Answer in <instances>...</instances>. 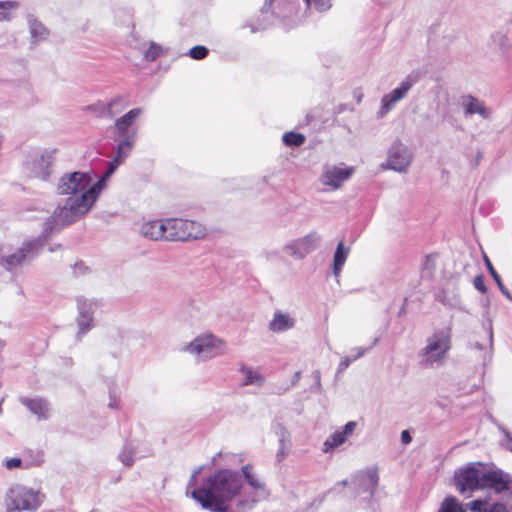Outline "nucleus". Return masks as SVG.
I'll return each instance as SVG.
<instances>
[{"label": "nucleus", "mask_w": 512, "mask_h": 512, "mask_svg": "<svg viewBox=\"0 0 512 512\" xmlns=\"http://www.w3.org/2000/svg\"><path fill=\"white\" fill-rule=\"evenodd\" d=\"M103 175L96 183L90 173L72 172L61 177L57 191L60 195H69L63 206L55 209L44 227L45 236L63 226L70 225L85 215L97 200L105 186Z\"/></svg>", "instance_id": "f257e3e1"}, {"label": "nucleus", "mask_w": 512, "mask_h": 512, "mask_svg": "<svg viewBox=\"0 0 512 512\" xmlns=\"http://www.w3.org/2000/svg\"><path fill=\"white\" fill-rule=\"evenodd\" d=\"M192 497L211 512H247L253 509L252 496L244 494V481L238 471L220 469L209 476Z\"/></svg>", "instance_id": "f03ea898"}, {"label": "nucleus", "mask_w": 512, "mask_h": 512, "mask_svg": "<svg viewBox=\"0 0 512 512\" xmlns=\"http://www.w3.org/2000/svg\"><path fill=\"white\" fill-rule=\"evenodd\" d=\"M458 491L470 497L475 490L492 489L501 493L510 489L511 480L501 470H486L480 463H471L455 472Z\"/></svg>", "instance_id": "7ed1b4c3"}, {"label": "nucleus", "mask_w": 512, "mask_h": 512, "mask_svg": "<svg viewBox=\"0 0 512 512\" xmlns=\"http://www.w3.org/2000/svg\"><path fill=\"white\" fill-rule=\"evenodd\" d=\"M451 349V329L449 327L435 331L427 338L419 353L420 363L424 367L442 365Z\"/></svg>", "instance_id": "20e7f679"}, {"label": "nucleus", "mask_w": 512, "mask_h": 512, "mask_svg": "<svg viewBox=\"0 0 512 512\" xmlns=\"http://www.w3.org/2000/svg\"><path fill=\"white\" fill-rule=\"evenodd\" d=\"M41 503L42 495L39 491L21 484L10 486L4 498L6 512H34Z\"/></svg>", "instance_id": "39448f33"}, {"label": "nucleus", "mask_w": 512, "mask_h": 512, "mask_svg": "<svg viewBox=\"0 0 512 512\" xmlns=\"http://www.w3.org/2000/svg\"><path fill=\"white\" fill-rule=\"evenodd\" d=\"M183 350L195 355L198 360L205 361L224 355L226 353V343L213 334L206 333L197 336L185 345Z\"/></svg>", "instance_id": "423d86ee"}, {"label": "nucleus", "mask_w": 512, "mask_h": 512, "mask_svg": "<svg viewBox=\"0 0 512 512\" xmlns=\"http://www.w3.org/2000/svg\"><path fill=\"white\" fill-rule=\"evenodd\" d=\"M169 241H186L204 238L207 234L206 227L197 221L172 218L166 219Z\"/></svg>", "instance_id": "0eeeda50"}, {"label": "nucleus", "mask_w": 512, "mask_h": 512, "mask_svg": "<svg viewBox=\"0 0 512 512\" xmlns=\"http://www.w3.org/2000/svg\"><path fill=\"white\" fill-rule=\"evenodd\" d=\"M414 155L407 145L396 139L388 149L387 158L381 164L384 170H393L398 173H406L411 166Z\"/></svg>", "instance_id": "6e6552de"}, {"label": "nucleus", "mask_w": 512, "mask_h": 512, "mask_svg": "<svg viewBox=\"0 0 512 512\" xmlns=\"http://www.w3.org/2000/svg\"><path fill=\"white\" fill-rule=\"evenodd\" d=\"M355 172L353 166L325 164L319 177V182L325 187L326 191H336L352 177Z\"/></svg>", "instance_id": "1a4fd4ad"}, {"label": "nucleus", "mask_w": 512, "mask_h": 512, "mask_svg": "<svg viewBox=\"0 0 512 512\" xmlns=\"http://www.w3.org/2000/svg\"><path fill=\"white\" fill-rule=\"evenodd\" d=\"M438 512H508V510L501 503L488 504L482 500H473L462 505L455 498H446L441 503Z\"/></svg>", "instance_id": "9d476101"}, {"label": "nucleus", "mask_w": 512, "mask_h": 512, "mask_svg": "<svg viewBox=\"0 0 512 512\" xmlns=\"http://www.w3.org/2000/svg\"><path fill=\"white\" fill-rule=\"evenodd\" d=\"M56 149H46L31 154L26 161V169L33 177L47 179L51 173V166L55 160Z\"/></svg>", "instance_id": "9b49d317"}, {"label": "nucleus", "mask_w": 512, "mask_h": 512, "mask_svg": "<svg viewBox=\"0 0 512 512\" xmlns=\"http://www.w3.org/2000/svg\"><path fill=\"white\" fill-rule=\"evenodd\" d=\"M321 240V235L312 231L286 244L283 250L296 259H303L320 246Z\"/></svg>", "instance_id": "f8f14e48"}, {"label": "nucleus", "mask_w": 512, "mask_h": 512, "mask_svg": "<svg viewBox=\"0 0 512 512\" xmlns=\"http://www.w3.org/2000/svg\"><path fill=\"white\" fill-rule=\"evenodd\" d=\"M243 481L247 482L248 488L244 486V494L252 496L253 507L261 500L269 496L265 482L253 471L251 465H244L241 468Z\"/></svg>", "instance_id": "ddd939ff"}, {"label": "nucleus", "mask_w": 512, "mask_h": 512, "mask_svg": "<svg viewBox=\"0 0 512 512\" xmlns=\"http://www.w3.org/2000/svg\"><path fill=\"white\" fill-rule=\"evenodd\" d=\"M355 492L358 496L367 494L365 500L373 501L379 485V474L376 468H369L358 473L353 479Z\"/></svg>", "instance_id": "4468645a"}, {"label": "nucleus", "mask_w": 512, "mask_h": 512, "mask_svg": "<svg viewBox=\"0 0 512 512\" xmlns=\"http://www.w3.org/2000/svg\"><path fill=\"white\" fill-rule=\"evenodd\" d=\"M416 82L417 78L409 75L399 84L397 88L384 95L381 99V116L388 113L396 105V103L404 99Z\"/></svg>", "instance_id": "2eb2a0df"}, {"label": "nucleus", "mask_w": 512, "mask_h": 512, "mask_svg": "<svg viewBox=\"0 0 512 512\" xmlns=\"http://www.w3.org/2000/svg\"><path fill=\"white\" fill-rule=\"evenodd\" d=\"M137 132L136 130L126 135L117 145L116 155L114 159L109 163L107 171L104 173L106 179H108L121 165L124 160L130 155L136 142Z\"/></svg>", "instance_id": "dca6fc26"}, {"label": "nucleus", "mask_w": 512, "mask_h": 512, "mask_svg": "<svg viewBox=\"0 0 512 512\" xmlns=\"http://www.w3.org/2000/svg\"><path fill=\"white\" fill-rule=\"evenodd\" d=\"M78 310L79 315L77 318V323L79 327V331L77 336L86 333L89 331L92 327V321H93V313L97 306L96 302H93L91 300H88L86 298H78Z\"/></svg>", "instance_id": "f3484780"}, {"label": "nucleus", "mask_w": 512, "mask_h": 512, "mask_svg": "<svg viewBox=\"0 0 512 512\" xmlns=\"http://www.w3.org/2000/svg\"><path fill=\"white\" fill-rule=\"evenodd\" d=\"M357 423L355 421H349L341 430L335 431L331 434L323 443V451L328 452L343 443L353 434Z\"/></svg>", "instance_id": "a211bd4d"}, {"label": "nucleus", "mask_w": 512, "mask_h": 512, "mask_svg": "<svg viewBox=\"0 0 512 512\" xmlns=\"http://www.w3.org/2000/svg\"><path fill=\"white\" fill-rule=\"evenodd\" d=\"M295 325L296 320L293 315L281 310H276L268 324V328L274 333H282L293 329Z\"/></svg>", "instance_id": "6ab92c4d"}, {"label": "nucleus", "mask_w": 512, "mask_h": 512, "mask_svg": "<svg viewBox=\"0 0 512 512\" xmlns=\"http://www.w3.org/2000/svg\"><path fill=\"white\" fill-rule=\"evenodd\" d=\"M166 220L148 221L141 225L140 233L151 240H166L168 236Z\"/></svg>", "instance_id": "aec40b11"}, {"label": "nucleus", "mask_w": 512, "mask_h": 512, "mask_svg": "<svg viewBox=\"0 0 512 512\" xmlns=\"http://www.w3.org/2000/svg\"><path fill=\"white\" fill-rule=\"evenodd\" d=\"M142 114L141 108H133L129 110L127 113L122 115L121 117H118L115 122L114 126L117 131V133L120 136H126L129 133L130 128L134 124V122L137 120V118Z\"/></svg>", "instance_id": "412c9836"}, {"label": "nucleus", "mask_w": 512, "mask_h": 512, "mask_svg": "<svg viewBox=\"0 0 512 512\" xmlns=\"http://www.w3.org/2000/svg\"><path fill=\"white\" fill-rule=\"evenodd\" d=\"M20 402L29 409L31 413L37 416L39 420H45L49 417V405L42 398L22 397Z\"/></svg>", "instance_id": "4be33fe9"}, {"label": "nucleus", "mask_w": 512, "mask_h": 512, "mask_svg": "<svg viewBox=\"0 0 512 512\" xmlns=\"http://www.w3.org/2000/svg\"><path fill=\"white\" fill-rule=\"evenodd\" d=\"M27 23L33 45H37L48 38L49 30L33 15L29 14L27 16Z\"/></svg>", "instance_id": "5701e85b"}, {"label": "nucleus", "mask_w": 512, "mask_h": 512, "mask_svg": "<svg viewBox=\"0 0 512 512\" xmlns=\"http://www.w3.org/2000/svg\"><path fill=\"white\" fill-rule=\"evenodd\" d=\"M41 245L39 241L26 243L22 248L6 258L7 265L10 269L20 266L26 261L28 254L34 249H38Z\"/></svg>", "instance_id": "b1692460"}, {"label": "nucleus", "mask_w": 512, "mask_h": 512, "mask_svg": "<svg viewBox=\"0 0 512 512\" xmlns=\"http://www.w3.org/2000/svg\"><path fill=\"white\" fill-rule=\"evenodd\" d=\"M463 106L465 116L478 114L483 119H489L491 116V111L484 103L473 96H467L463 101Z\"/></svg>", "instance_id": "393cba45"}, {"label": "nucleus", "mask_w": 512, "mask_h": 512, "mask_svg": "<svg viewBox=\"0 0 512 512\" xmlns=\"http://www.w3.org/2000/svg\"><path fill=\"white\" fill-rule=\"evenodd\" d=\"M128 105V96L117 95L102 107V114L108 118H112L115 114L120 113L126 107H128Z\"/></svg>", "instance_id": "a878e982"}, {"label": "nucleus", "mask_w": 512, "mask_h": 512, "mask_svg": "<svg viewBox=\"0 0 512 512\" xmlns=\"http://www.w3.org/2000/svg\"><path fill=\"white\" fill-rule=\"evenodd\" d=\"M240 372L243 375L242 386L262 387L265 383V377L257 369L242 366Z\"/></svg>", "instance_id": "bb28decb"}, {"label": "nucleus", "mask_w": 512, "mask_h": 512, "mask_svg": "<svg viewBox=\"0 0 512 512\" xmlns=\"http://www.w3.org/2000/svg\"><path fill=\"white\" fill-rule=\"evenodd\" d=\"M349 254V248H345L343 241H340L336 247L333 257V273L339 275Z\"/></svg>", "instance_id": "cd10ccee"}, {"label": "nucleus", "mask_w": 512, "mask_h": 512, "mask_svg": "<svg viewBox=\"0 0 512 512\" xmlns=\"http://www.w3.org/2000/svg\"><path fill=\"white\" fill-rule=\"evenodd\" d=\"M492 347V331L489 333V343L487 345H482L478 342L473 344V349L480 353L479 358L483 365H487L491 362Z\"/></svg>", "instance_id": "c85d7f7f"}, {"label": "nucleus", "mask_w": 512, "mask_h": 512, "mask_svg": "<svg viewBox=\"0 0 512 512\" xmlns=\"http://www.w3.org/2000/svg\"><path fill=\"white\" fill-rule=\"evenodd\" d=\"M484 261H485V264H486V267L489 271V273L491 274V276L493 277L494 281L496 282L497 286L499 287L500 291L502 292L503 295H505L508 299L512 300V296L510 294V292L508 291V289L503 285L502 283V280H501V277L499 276V274L496 272V270L494 269L491 261L489 260V258L485 255L484 256Z\"/></svg>", "instance_id": "c756f323"}, {"label": "nucleus", "mask_w": 512, "mask_h": 512, "mask_svg": "<svg viewBox=\"0 0 512 512\" xmlns=\"http://www.w3.org/2000/svg\"><path fill=\"white\" fill-rule=\"evenodd\" d=\"M18 8L16 1H0V22L11 20V11Z\"/></svg>", "instance_id": "7c9ffc66"}, {"label": "nucleus", "mask_w": 512, "mask_h": 512, "mask_svg": "<svg viewBox=\"0 0 512 512\" xmlns=\"http://www.w3.org/2000/svg\"><path fill=\"white\" fill-rule=\"evenodd\" d=\"M282 139L285 145L294 147L301 146L305 142V136L303 134L295 132L285 133Z\"/></svg>", "instance_id": "2f4dec72"}, {"label": "nucleus", "mask_w": 512, "mask_h": 512, "mask_svg": "<svg viewBox=\"0 0 512 512\" xmlns=\"http://www.w3.org/2000/svg\"><path fill=\"white\" fill-rule=\"evenodd\" d=\"M493 45L498 48L501 52L505 53L511 47V44L508 38L501 33H497L492 37Z\"/></svg>", "instance_id": "473e14b6"}, {"label": "nucleus", "mask_w": 512, "mask_h": 512, "mask_svg": "<svg viewBox=\"0 0 512 512\" xmlns=\"http://www.w3.org/2000/svg\"><path fill=\"white\" fill-rule=\"evenodd\" d=\"M301 378V371H297L295 372V374L293 375L292 377V380H291V383L282 387V386H278V385H275L273 387V393L274 394H277V395H282L284 393H286L287 391H289L292 387H295L299 380Z\"/></svg>", "instance_id": "72a5a7b5"}, {"label": "nucleus", "mask_w": 512, "mask_h": 512, "mask_svg": "<svg viewBox=\"0 0 512 512\" xmlns=\"http://www.w3.org/2000/svg\"><path fill=\"white\" fill-rule=\"evenodd\" d=\"M273 430H274V433L279 438L280 444L289 443V441H290L289 432L281 423L274 424Z\"/></svg>", "instance_id": "f704fd0d"}, {"label": "nucleus", "mask_w": 512, "mask_h": 512, "mask_svg": "<svg viewBox=\"0 0 512 512\" xmlns=\"http://www.w3.org/2000/svg\"><path fill=\"white\" fill-rule=\"evenodd\" d=\"M119 459L125 466H132L134 463V451L125 446L123 451L119 454Z\"/></svg>", "instance_id": "c9c22d12"}, {"label": "nucleus", "mask_w": 512, "mask_h": 512, "mask_svg": "<svg viewBox=\"0 0 512 512\" xmlns=\"http://www.w3.org/2000/svg\"><path fill=\"white\" fill-rule=\"evenodd\" d=\"M438 300L447 306H455L458 303V295L452 291V295L450 297L446 296V291H441L438 296Z\"/></svg>", "instance_id": "e433bc0d"}, {"label": "nucleus", "mask_w": 512, "mask_h": 512, "mask_svg": "<svg viewBox=\"0 0 512 512\" xmlns=\"http://www.w3.org/2000/svg\"><path fill=\"white\" fill-rule=\"evenodd\" d=\"M191 58L201 60L208 54V49L204 46H195L189 52Z\"/></svg>", "instance_id": "4c0bfd02"}, {"label": "nucleus", "mask_w": 512, "mask_h": 512, "mask_svg": "<svg viewBox=\"0 0 512 512\" xmlns=\"http://www.w3.org/2000/svg\"><path fill=\"white\" fill-rule=\"evenodd\" d=\"M161 54V48L155 44H151L145 52V59L148 61L156 60Z\"/></svg>", "instance_id": "58836bf2"}, {"label": "nucleus", "mask_w": 512, "mask_h": 512, "mask_svg": "<svg viewBox=\"0 0 512 512\" xmlns=\"http://www.w3.org/2000/svg\"><path fill=\"white\" fill-rule=\"evenodd\" d=\"M473 284H474V287L481 293H485L487 291L486 285L484 282V277L482 275L476 276L474 278Z\"/></svg>", "instance_id": "ea45409f"}, {"label": "nucleus", "mask_w": 512, "mask_h": 512, "mask_svg": "<svg viewBox=\"0 0 512 512\" xmlns=\"http://www.w3.org/2000/svg\"><path fill=\"white\" fill-rule=\"evenodd\" d=\"M22 466V460L20 458H11L5 461V467L8 470L20 468Z\"/></svg>", "instance_id": "a19ab883"}, {"label": "nucleus", "mask_w": 512, "mask_h": 512, "mask_svg": "<svg viewBox=\"0 0 512 512\" xmlns=\"http://www.w3.org/2000/svg\"><path fill=\"white\" fill-rule=\"evenodd\" d=\"M354 360H352V357H349V356H345L341 359L339 365H338V372H343L344 370H346L349 365L351 364V362H353Z\"/></svg>", "instance_id": "79ce46f5"}, {"label": "nucleus", "mask_w": 512, "mask_h": 512, "mask_svg": "<svg viewBox=\"0 0 512 512\" xmlns=\"http://www.w3.org/2000/svg\"><path fill=\"white\" fill-rule=\"evenodd\" d=\"M369 348H363V347H355L351 351L354 353L352 356V360H357L365 355V353L368 351Z\"/></svg>", "instance_id": "37998d69"}, {"label": "nucleus", "mask_w": 512, "mask_h": 512, "mask_svg": "<svg viewBox=\"0 0 512 512\" xmlns=\"http://www.w3.org/2000/svg\"><path fill=\"white\" fill-rule=\"evenodd\" d=\"M288 443L280 444L279 451H278V457L281 459L284 458L288 453Z\"/></svg>", "instance_id": "c03bdc74"}, {"label": "nucleus", "mask_w": 512, "mask_h": 512, "mask_svg": "<svg viewBox=\"0 0 512 512\" xmlns=\"http://www.w3.org/2000/svg\"><path fill=\"white\" fill-rule=\"evenodd\" d=\"M411 436L409 434V432L407 430H404L402 431L401 433V441L404 443V444H408L411 442Z\"/></svg>", "instance_id": "a18cd8bd"}, {"label": "nucleus", "mask_w": 512, "mask_h": 512, "mask_svg": "<svg viewBox=\"0 0 512 512\" xmlns=\"http://www.w3.org/2000/svg\"><path fill=\"white\" fill-rule=\"evenodd\" d=\"M86 270V267L82 263H78L74 266V273L80 274Z\"/></svg>", "instance_id": "49530a36"}, {"label": "nucleus", "mask_w": 512, "mask_h": 512, "mask_svg": "<svg viewBox=\"0 0 512 512\" xmlns=\"http://www.w3.org/2000/svg\"><path fill=\"white\" fill-rule=\"evenodd\" d=\"M314 380L318 389L321 387V375L319 371L314 372Z\"/></svg>", "instance_id": "de8ad7c7"}, {"label": "nucleus", "mask_w": 512, "mask_h": 512, "mask_svg": "<svg viewBox=\"0 0 512 512\" xmlns=\"http://www.w3.org/2000/svg\"><path fill=\"white\" fill-rule=\"evenodd\" d=\"M430 262H431V257L429 256V257H427V259H426L425 266H426V267L431 266V263H430Z\"/></svg>", "instance_id": "09e8293b"}, {"label": "nucleus", "mask_w": 512, "mask_h": 512, "mask_svg": "<svg viewBox=\"0 0 512 512\" xmlns=\"http://www.w3.org/2000/svg\"><path fill=\"white\" fill-rule=\"evenodd\" d=\"M489 302H490V301H489V298H485V299L483 300V305H485L486 307H488V306H489Z\"/></svg>", "instance_id": "8fccbe9b"}, {"label": "nucleus", "mask_w": 512, "mask_h": 512, "mask_svg": "<svg viewBox=\"0 0 512 512\" xmlns=\"http://www.w3.org/2000/svg\"><path fill=\"white\" fill-rule=\"evenodd\" d=\"M378 342V338H375L374 341H373V345H376Z\"/></svg>", "instance_id": "3c124183"}, {"label": "nucleus", "mask_w": 512, "mask_h": 512, "mask_svg": "<svg viewBox=\"0 0 512 512\" xmlns=\"http://www.w3.org/2000/svg\"><path fill=\"white\" fill-rule=\"evenodd\" d=\"M510 450L512 451V440H511V446H510Z\"/></svg>", "instance_id": "603ef678"}]
</instances>
